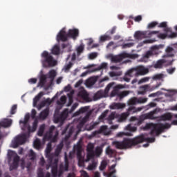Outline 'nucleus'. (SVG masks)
Instances as JSON below:
<instances>
[{"label": "nucleus", "mask_w": 177, "mask_h": 177, "mask_svg": "<svg viewBox=\"0 0 177 177\" xmlns=\"http://www.w3.org/2000/svg\"><path fill=\"white\" fill-rule=\"evenodd\" d=\"M50 151H52V143L48 142L46 149V157L48 162L46 166V169L48 170L49 168H51V174L53 176L57 177L58 175V176L60 177L62 175H63V172H64V171H68L70 162H68L67 153H65L64 163H61L59 165V169L58 170L57 167L59 164V158H55V154L50 153Z\"/></svg>", "instance_id": "f257e3e1"}, {"label": "nucleus", "mask_w": 177, "mask_h": 177, "mask_svg": "<svg viewBox=\"0 0 177 177\" xmlns=\"http://www.w3.org/2000/svg\"><path fill=\"white\" fill-rule=\"evenodd\" d=\"M143 142H148V143H154L156 142V138H146L144 134L138 136L134 138H124V140L121 142L115 141L113 142V145L116 147V149H119L120 150H124L125 149H131V147H133L134 146H137L140 143H143Z\"/></svg>", "instance_id": "f03ea898"}, {"label": "nucleus", "mask_w": 177, "mask_h": 177, "mask_svg": "<svg viewBox=\"0 0 177 177\" xmlns=\"http://www.w3.org/2000/svg\"><path fill=\"white\" fill-rule=\"evenodd\" d=\"M169 128H171V124L169 123L165 124L162 123H147L143 127V130L149 131L151 129L149 132L151 136H159L164 132L165 129H169Z\"/></svg>", "instance_id": "7ed1b4c3"}, {"label": "nucleus", "mask_w": 177, "mask_h": 177, "mask_svg": "<svg viewBox=\"0 0 177 177\" xmlns=\"http://www.w3.org/2000/svg\"><path fill=\"white\" fill-rule=\"evenodd\" d=\"M147 100H149V98L143 97H133L130 98L128 101V104L129 106L128 109V113H129L130 114H133V113H139V111H142L143 109H146L145 106L136 108L133 106H136V104H143L145 103H147Z\"/></svg>", "instance_id": "20e7f679"}, {"label": "nucleus", "mask_w": 177, "mask_h": 177, "mask_svg": "<svg viewBox=\"0 0 177 177\" xmlns=\"http://www.w3.org/2000/svg\"><path fill=\"white\" fill-rule=\"evenodd\" d=\"M41 57L43 59H41V64L44 68L55 67V66L57 64L56 59H55L52 54L48 53V51H44L41 53Z\"/></svg>", "instance_id": "39448f33"}, {"label": "nucleus", "mask_w": 177, "mask_h": 177, "mask_svg": "<svg viewBox=\"0 0 177 177\" xmlns=\"http://www.w3.org/2000/svg\"><path fill=\"white\" fill-rule=\"evenodd\" d=\"M55 131H56V127H55V126H51L49 128L48 132L46 133L43 138L44 142L50 141L52 142V143L57 142L59 132L55 131V134L53 135V132H55Z\"/></svg>", "instance_id": "423d86ee"}, {"label": "nucleus", "mask_w": 177, "mask_h": 177, "mask_svg": "<svg viewBox=\"0 0 177 177\" xmlns=\"http://www.w3.org/2000/svg\"><path fill=\"white\" fill-rule=\"evenodd\" d=\"M157 113V110H153L151 112H149L148 114L146 115V116H140L139 118L133 116L130 118V121H131L132 122H134V125H137L138 127H139V125H142V124H143V121H145V120L149 118L150 120H153V117H154V114H156Z\"/></svg>", "instance_id": "0eeeda50"}, {"label": "nucleus", "mask_w": 177, "mask_h": 177, "mask_svg": "<svg viewBox=\"0 0 177 177\" xmlns=\"http://www.w3.org/2000/svg\"><path fill=\"white\" fill-rule=\"evenodd\" d=\"M163 44L155 45L151 47V50L147 51L146 53L141 58V62H144L146 63L151 57V56H154V50H158L159 49H163Z\"/></svg>", "instance_id": "6e6552de"}, {"label": "nucleus", "mask_w": 177, "mask_h": 177, "mask_svg": "<svg viewBox=\"0 0 177 177\" xmlns=\"http://www.w3.org/2000/svg\"><path fill=\"white\" fill-rule=\"evenodd\" d=\"M68 116V109H65L64 111L59 114L55 113L54 115V122L55 124H59V127H62L64 124V120Z\"/></svg>", "instance_id": "1a4fd4ad"}, {"label": "nucleus", "mask_w": 177, "mask_h": 177, "mask_svg": "<svg viewBox=\"0 0 177 177\" xmlns=\"http://www.w3.org/2000/svg\"><path fill=\"white\" fill-rule=\"evenodd\" d=\"M8 161H12V158H13V162L11 165V168H12V169H17V168L19 167L20 156H18L16 152L9 150L8 152Z\"/></svg>", "instance_id": "9d476101"}, {"label": "nucleus", "mask_w": 177, "mask_h": 177, "mask_svg": "<svg viewBox=\"0 0 177 177\" xmlns=\"http://www.w3.org/2000/svg\"><path fill=\"white\" fill-rule=\"evenodd\" d=\"M160 31L158 30H153V31H136L134 33V38L135 39H143V38H146L147 35L149 37V38H151V37H153V35H156V34H159Z\"/></svg>", "instance_id": "9b49d317"}, {"label": "nucleus", "mask_w": 177, "mask_h": 177, "mask_svg": "<svg viewBox=\"0 0 177 177\" xmlns=\"http://www.w3.org/2000/svg\"><path fill=\"white\" fill-rule=\"evenodd\" d=\"M161 84H157L156 86H150V84H145L140 86V91L138 95H146V92H153L155 89H157Z\"/></svg>", "instance_id": "f8f14e48"}, {"label": "nucleus", "mask_w": 177, "mask_h": 177, "mask_svg": "<svg viewBox=\"0 0 177 177\" xmlns=\"http://www.w3.org/2000/svg\"><path fill=\"white\" fill-rule=\"evenodd\" d=\"M27 140V133H24L21 136H17L14 141H12L13 147L16 149V147H19L21 145H24L26 141Z\"/></svg>", "instance_id": "ddd939ff"}, {"label": "nucleus", "mask_w": 177, "mask_h": 177, "mask_svg": "<svg viewBox=\"0 0 177 177\" xmlns=\"http://www.w3.org/2000/svg\"><path fill=\"white\" fill-rule=\"evenodd\" d=\"M95 149V145H93L91 142H89L86 147V161H91V160H93L95 158V151L93 150Z\"/></svg>", "instance_id": "4468645a"}, {"label": "nucleus", "mask_w": 177, "mask_h": 177, "mask_svg": "<svg viewBox=\"0 0 177 177\" xmlns=\"http://www.w3.org/2000/svg\"><path fill=\"white\" fill-rule=\"evenodd\" d=\"M74 133V127H70V124H68L65 129L62 131V135H66L65 138H64V142H68V139L71 138V135Z\"/></svg>", "instance_id": "2eb2a0df"}, {"label": "nucleus", "mask_w": 177, "mask_h": 177, "mask_svg": "<svg viewBox=\"0 0 177 177\" xmlns=\"http://www.w3.org/2000/svg\"><path fill=\"white\" fill-rule=\"evenodd\" d=\"M127 57H129V54L127 53H122L118 56L111 57V60L113 63H121V62H122L124 59H127Z\"/></svg>", "instance_id": "dca6fc26"}, {"label": "nucleus", "mask_w": 177, "mask_h": 177, "mask_svg": "<svg viewBox=\"0 0 177 177\" xmlns=\"http://www.w3.org/2000/svg\"><path fill=\"white\" fill-rule=\"evenodd\" d=\"M68 38V36L67 35V32H66L65 28H62L59 33L57 35V42H66Z\"/></svg>", "instance_id": "f3484780"}, {"label": "nucleus", "mask_w": 177, "mask_h": 177, "mask_svg": "<svg viewBox=\"0 0 177 177\" xmlns=\"http://www.w3.org/2000/svg\"><path fill=\"white\" fill-rule=\"evenodd\" d=\"M68 38H73V39H77L80 37V30L77 28L69 29L67 32Z\"/></svg>", "instance_id": "a211bd4d"}, {"label": "nucleus", "mask_w": 177, "mask_h": 177, "mask_svg": "<svg viewBox=\"0 0 177 177\" xmlns=\"http://www.w3.org/2000/svg\"><path fill=\"white\" fill-rule=\"evenodd\" d=\"M134 69V73L136 71V73L137 75H145V74H147L149 73V68H145V66H138L136 69Z\"/></svg>", "instance_id": "6ab92c4d"}, {"label": "nucleus", "mask_w": 177, "mask_h": 177, "mask_svg": "<svg viewBox=\"0 0 177 177\" xmlns=\"http://www.w3.org/2000/svg\"><path fill=\"white\" fill-rule=\"evenodd\" d=\"M175 56V50L171 46H167L165 49V54L162 57H174Z\"/></svg>", "instance_id": "aec40b11"}, {"label": "nucleus", "mask_w": 177, "mask_h": 177, "mask_svg": "<svg viewBox=\"0 0 177 177\" xmlns=\"http://www.w3.org/2000/svg\"><path fill=\"white\" fill-rule=\"evenodd\" d=\"M64 146V145L63 144V142H60L57 146V148L55 151V153H53L54 154V158H53V162H55V158H58L57 157H59V156L62 153V150H63V147Z\"/></svg>", "instance_id": "412c9836"}, {"label": "nucleus", "mask_w": 177, "mask_h": 177, "mask_svg": "<svg viewBox=\"0 0 177 177\" xmlns=\"http://www.w3.org/2000/svg\"><path fill=\"white\" fill-rule=\"evenodd\" d=\"M124 88V86L119 84L114 87L113 90L111 92L110 97H114V96H118L120 89Z\"/></svg>", "instance_id": "4be33fe9"}, {"label": "nucleus", "mask_w": 177, "mask_h": 177, "mask_svg": "<svg viewBox=\"0 0 177 177\" xmlns=\"http://www.w3.org/2000/svg\"><path fill=\"white\" fill-rule=\"evenodd\" d=\"M133 73H135V69L134 68L129 69L126 73L125 75L123 77L124 81H125V82H129V81H131L130 77H133Z\"/></svg>", "instance_id": "5701e85b"}, {"label": "nucleus", "mask_w": 177, "mask_h": 177, "mask_svg": "<svg viewBox=\"0 0 177 177\" xmlns=\"http://www.w3.org/2000/svg\"><path fill=\"white\" fill-rule=\"evenodd\" d=\"M105 153L106 156H109L110 158H112V157H115L117 156V151L113 149L110 146L107 147Z\"/></svg>", "instance_id": "b1692460"}, {"label": "nucleus", "mask_w": 177, "mask_h": 177, "mask_svg": "<svg viewBox=\"0 0 177 177\" xmlns=\"http://www.w3.org/2000/svg\"><path fill=\"white\" fill-rule=\"evenodd\" d=\"M74 150L76 151L77 157L80 158L82 155V145L80 142H78L76 145L74 146Z\"/></svg>", "instance_id": "393cba45"}, {"label": "nucleus", "mask_w": 177, "mask_h": 177, "mask_svg": "<svg viewBox=\"0 0 177 177\" xmlns=\"http://www.w3.org/2000/svg\"><path fill=\"white\" fill-rule=\"evenodd\" d=\"M78 96L80 97H82L83 100H85V102H89V94L86 92V91L83 90L78 93Z\"/></svg>", "instance_id": "a878e982"}, {"label": "nucleus", "mask_w": 177, "mask_h": 177, "mask_svg": "<svg viewBox=\"0 0 177 177\" xmlns=\"http://www.w3.org/2000/svg\"><path fill=\"white\" fill-rule=\"evenodd\" d=\"M12 119H5L3 121L0 122V128H9L12 125Z\"/></svg>", "instance_id": "bb28decb"}, {"label": "nucleus", "mask_w": 177, "mask_h": 177, "mask_svg": "<svg viewBox=\"0 0 177 177\" xmlns=\"http://www.w3.org/2000/svg\"><path fill=\"white\" fill-rule=\"evenodd\" d=\"M96 81H97L96 77H91L86 80V86H93L96 84Z\"/></svg>", "instance_id": "cd10ccee"}, {"label": "nucleus", "mask_w": 177, "mask_h": 177, "mask_svg": "<svg viewBox=\"0 0 177 177\" xmlns=\"http://www.w3.org/2000/svg\"><path fill=\"white\" fill-rule=\"evenodd\" d=\"M89 115H91V113L87 114L84 118H83L80 122H79V124L77 125V128H82L85 124L88 122V120L89 118Z\"/></svg>", "instance_id": "c85d7f7f"}, {"label": "nucleus", "mask_w": 177, "mask_h": 177, "mask_svg": "<svg viewBox=\"0 0 177 177\" xmlns=\"http://www.w3.org/2000/svg\"><path fill=\"white\" fill-rule=\"evenodd\" d=\"M20 124H24V127L22 128V129L24 131H26V129H27L28 134H30V132H31V127H30V125H28V121L26 120V119H24V120L20 121Z\"/></svg>", "instance_id": "c756f323"}, {"label": "nucleus", "mask_w": 177, "mask_h": 177, "mask_svg": "<svg viewBox=\"0 0 177 177\" xmlns=\"http://www.w3.org/2000/svg\"><path fill=\"white\" fill-rule=\"evenodd\" d=\"M124 107H125V105L121 103H114L110 106L111 110H119L120 109H124Z\"/></svg>", "instance_id": "7c9ffc66"}, {"label": "nucleus", "mask_w": 177, "mask_h": 177, "mask_svg": "<svg viewBox=\"0 0 177 177\" xmlns=\"http://www.w3.org/2000/svg\"><path fill=\"white\" fill-rule=\"evenodd\" d=\"M49 115V109L46 108L44 110H43L40 114H39V118L41 120H45L46 118Z\"/></svg>", "instance_id": "2f4dec72"}, {"label": "nucleus", "mask_w": 177, "mask_h": 177, "mask_svg": "<svg viewBox=\"0 0 177 177\" xmlns=\"http://www.w3.org/2000/svg\"><path fill=\"white\" fill-rule=\"evenodd\" d=\"M160 120L162 121H171L172 120V114L171 113H165L160 116Z\"/></svg>", "instance_id": "473e14b6"}, {"label": "nucleus", "mask_w": 177, "mask_h": 177, "mask_svg": "<svg viewBox=\"0 0 177 177\" xmlns=\"http://www.w3.org/2000/svg\"><path fill=\"white\" fill-rule=\"evenodd\" d=\"M89 110V106L81 107L77 111L74 113L75 117L80 115V114H83V113H86Z\"/></svg>", "instance_id": "72a5a7b5"}, {"label": "nucleus", "mask_w": 177, "mask_h": 177, "mask_svg": "<svg viewBox=\"0 0 177 177\" xmlns=\"http://www.w3.org/2000/svg\"><path fill=\"white\" fill-rule=\"evenodd\" d=\"M103 153V147H97L94 151V157H100Z\"/></svg>", "instance_id": "f704fd0d"}, {"label": "nucleus", "mask_w": 177, "mask_h": 177, "mask_svg": "<svg viewBox=\"0 0 177 177\" xmlns=\"http://www.w3.org/2000/svg\"><path fill=\"white\" fill-rule=\"evenodd\" d=\"M158 27H160V28H164V31L165 32H171L172 29H171V28H168L167 27V22H162L159 24Z\"/></svg>", "instance_id": "c9c22d12"}, {"label": "nucleus", "mask_w": 177, "mask_h": 177, "mask_svg": "<svg viewBox=\"0 0 177 177\" xmlns=\"http://www.w3.org/2000/svg\"><path fill=\"white\" fill-rule=\"evenodd\" d=\"M131 113H129V112L128 111L127 113H122L118 118V122H124V121H125L127 118H128V115H129Z\"/></svg>", "instance_id": "e433bc0d"}, {"label": "nucleus", "mask_w": 177, "mask_h": 177, "mask_svg": "<svg viewBox=\"0 0 177 177\" xmlns=\"http://www.w3.org/2000/svg\"><path fill=\"white\" fill-rule=\"evenodd\" d=\"M165 77V75L164 74L159 73V74H156V75H153L152 77V79L154 81L160 80V81L164 82Z\"/></svg>", "instance_id": "4c0bfd02"}, {"label": "nucleus", "mask_w": 177, "mask_h": 177, "mask_svg": "<svg viewBox=\"0 0 177 177\" xmlns=\"http://www.w3.org/2000/svg\"><path fill=\"white\" fill-rule=\"evenodd\" d=\"M165 63H167L165 59H160L153 65V67L154 68H162V64Z\"/></svg>", "instance_id": "58836bf2"}, {"label": "nucleus", "mask_w": 177, "mask_h": 177, "mask_svg": "<svg viewBox=\"0 0 177 177\" xmlns=\"http://www.w3.org/2000/svg\"><path fill=\"white\" fill-rule=\"evenodd\" d=\"M44 95V92L41 91L33 99V106H37L38 102H39V99Z\"/></svg>", "instance_id": "ea45409f"}, {"label": "nucleus", "mask_w": 177, "mask_h": 177, "mask_svg": "<svg viewBox=\"0 0 177 177\" xmlns=\"http://www.w3.org/2000/svg\"><path fill=\"white\" fill-rule=\"evenodd\" d=\"M111 39V36L109 35H102L100 37V42H106V41H110Z\"/></svg>", "instance_id": "a19ab883"}, {"label": "nucleus", "mask_w": 177, "mask_h": 177, "mask_svg": "<svg viewBox=\"0 0 177 177\" xmlns=\"http://www.w3.org/2000/svg\"><path fill=\"white\" fill-rule=\"evenodd\" d=\"M45 84H46V76L42 75L40 77L39 85L41 88H43V86H45Z\"/></svg>", "instance_id": "79ce46f5"}, {"label": "nucleus", "mask_w": 177, "mask_h": 177, "mask_svg": "<svg viewBox=\"0 0 177 177\" xmlns=\"http://www.w3.org/2000/svg\"><path fill=\"white\" fill-rule=\"evenodd\" d=\"M66 102H67V97L66 95H63L60 97V101L57 102V104L58 106H63V104H66Z\"/></svg>", "instance_id": "37998d69"}, {"label": "nucleus", "mask_w": 177, "mask_h": 177, "mask_svg": "<svg viewBox=\"0 0 177 177\" xmlns=\"http://www.w3.org/2000/svg\"><path fill=\"white\" fill-rule=\"evenodd\" d=\"M53 55H60V47L57 45L54 46L52 49Z\"/></svg>", "instance_id": "c03bdc74"}, {"label": "nucleus", "mask_w": 177, "mask_h": 177, "mask_svg": "<svg viewBox=\"0 0 177 177\" xmlns=\"http://www.w3.org/2000/svg\"><path fill=\"white\" fill-rule=\"evenodd\" d=\"M35 149H37V150H39L41 149V140L37 138L33 143Z\"/></svg>", "instance_id": "a18cd8bd"}, {"label": "nucleus", "mask_w": 177, "mask_h": 177, "mask_svg": "<svg viewBox=\"0 0 177 177\" xmlns=\"http://www.w3.org/2000/svg\"><path fill=\"white\" fill-rule=\"evenodd\" d=\"M44 132H45V124H41L37 133L38 136H42L44 135Z\"/></svg>", "instance_id": "49530a36"}, {"label": "nucleus", "mask_w": 177, "mask_h": 177, "mask_svg": "<svg viewBox=\"0 0 177 177\" xmlns=\"http://www.w3.org/2000/svg\"><path fill=\"white\" fill-rule=\"evenodd\" d=\"M104 97V92H103V91H99L95 95V99H102V97Z\"/></svg>", "instance_id": "de8ad7c7"}, {"label": "nucleus", "mask_w": 177, "mask_h": 177, "mask_svg": "<svg viewBox=\"0 0 177 177\" xmlns=\"http://www.w3.org/2000/svg\"><path fill=\"white\" fill-rule=\"evenodd\" d=\"M135 45V43H126L121 45L122 49H127V48H132Z\"/></svg>", "instance_id": "09e8293b"}, {"label": "nucleus", "mask_w": 177, "mask_h": 177, "mask_svg": "<svg viewBox=\"0 0 177 177\" xmlns=\"http://www.w3.org/2000/svg\"><path fill=\"white\" fill-rule=\"evenodd\" d=\"M84 49H85V46H84V44H80V45L77 48V55H80L81 53H82V52H84Z\"/></svg>", "instance_id": "8fccbe9b"}, {"label": "nucleus", "mask_w": 177, "mask_h": 177, "mask_svg": "<svg viewBox=\"0 0 177 177\" xmlns=\"http://www.w3.org/2000/svg\"><path fill=\"white\" fill-rule=\"evenodd\" d=\"M107 167V162L106 160H103L100 166V171H104V169Z\"/></svg>", "instance_id": "3c124183"}, {"label": "nucleus", "mask_w": 177, "mask_h": 177, "mask_svg": "<svg viewBox=\"0 0 177 177\" xmlns=\"http://www.w3.org/2000/svg\"><path fill=\"white\" fill-rule=\"evenodd\" d=\"M115 172H117V170L114 169L109 173L104 172V176H106V177H117V176H115V175L113 176V174H115Z\"/></svg>", "instance_id": "603ef678"}, {"label": "nucleus", "mask_w": 177, "mask_h": 177, "mask_svg": "<svg viewBox=\"0 0 177 177\" xmlns=\"http://www.w3.org/2000/svg\"><path fill=\"white\" fill-rule=\"evenodd\" d=\"M55 77H56V71L55 70L50 71L49 78H50V80L53 81V80H55Z\"/></svg>", "instance_id": "864d4df0"}, {"label": "nucleus", "mask_w": 177, "mask_h": 177, "mask_svg": "<svg viewBox=\"0 0 177 177\" xmlns=\"http://www.w3.org/2000/svg\"><path fill=\"white\" fill-rule=\"evenodd\" d=\"M28 157L30 158V160H35V152L32 149H30L28 153Z\"/></svg>", "instance_id": "5fc2aeb1"}, {"label": "nucleus", "mask_w": 177, "mask_h": 177, "mask_svg": "<svg viewBox=\"0 0 177 177\" xmlns=\"http://www.w3.org/2000/svg\"><path fill=\"white\" fill-rule=\"evenodd\" d=\"M97 164L96 163V162L93 161L92 162V164L89 165L88 167V169L89 171H93V169H95L97 167Z\"/></svg>", "instance_id": "6e6d98bb"}, {"label": "nucleus", "mask_w": 177, "mask_h": 177, "mask_svg": "<svg viewBox=\"0 0 177 177\" xmlns=\"http://www.w3.org/2000/svg\"><path fill=\"white\" fill-rule=\"evenodd\" d=\"M128 95H129V92L123 91L121 93H118V97H120V99H122V97H125V96H128Z\"/></svg>", "instance_id": "4d7b16f0"}, {"label": "nucleus", "mask_w": 177, "mask_h": 177, "mask_svg": "<svg viewBox=\"0 0 177 177\" xmlns=\"http://www.w3.org/2000/svg\"><path fill=\"white\" fill-rule=\"evenodd\" d=\"M97 125H99V122H95L93 123H91L88 129V131H92V129H95V128H96Z\"/></svg>", "instance_id": "13d9d810"}, {"label": "nucleus", "mask_w": 177, "mask_h": 177, "mask_svg": "<svg viewBox=\"0 0 177 177\" xmlns=\"http://www.w3.org/2000/svg\"><path fill=\"white\" fill-rule=\"evenodd\" d=\"M107 63L106 62H104V63H102L97 68V71H99V70H102V69H104L106 70L107 68Z\"/></svg>", "instance_id": "bf43d9fd"}, {"label": "nucleus", "mask_w": 177, "mask_h": 177, "mask_svg": "<svg viewBox=\"0 0 177 177\" xmlns=\"http://www.w3.org/2000/svg\"><path fill=\"white\" fill-rule=\"evenodd\" d=\"M77 107H78V103H75L70 110L68 109V114H71V113H73V111H74Z\"/></svg>", "instance_id": "052dcab7"}, {"label": "nucleus", "mask_w": 177, "mask_h": 177, "mask_svg": "<svg viewBox=\"0 0 177 177\" xmlns=\"http://www.w3.org/2000/svg\"><path fill=\"white\" fill-rule=\"evenodd\" d=\"M109 75H110V77H118V76L121 75V72L112 71V72L109 73Z\"/></svg>", "instance_id": "680f3d73"}, {"label": "nucleus", "mask_w": 177, "mask_h": 177, "mask_svg": "<svg viewBox=\"0 0 177 177\" xmlns=\"http://www.w3.org/2000/svg\"><path fill=\"white\" fill-rule=\"evenodd\" d=\"M158 24V23L157 21H153L148 24L147 28H154V27H156V26H157Z\"/></svg>", "instance_id": "e2e57ef3"}, {"label": "nucleus", "mask_w": 177, "mask_h": 177, "mask_svg": "<svg viewBox=\"0 0 177 177\" xmlns=\"http://www.w3.org/2000/svg\"><path fill=\"white\" fill-rule=\"evenodd\" d=\"M150 80V77H143L138 81V84H143L144 82H147Z\"/></svg>", "instance_id": "0e129e2a"}, {"label": "nucleus", "mask_w": 177, "mask_h": 177, "mask_svg": "<svg viewBox=\"0 0 177 177\" xmlns=\"http://www.w3.org/2000/svg\"><path fill=\"white\" fill-rule=\"evenodd\" d=\"M16 110H17V105L14 104L11 108L10 114H16Z\"/></svg>", "instance_id": "69168bd1"}, {"label": "nucleus", "mask_w": 177, "mask_h": 177, "mask_svg": "<svg viewBox=\"0 0 177 177\" xmlns=\"http://www.w3.org/2000/svg\"><path fill=\"white\" fill-rule=\"evenodd\" d=\"M156 104L154 102H150L148 105L145 106V109L149 110V109H151V107H156Z\"/></svg>", "instance_id": "338daca9"}, {"label": "nucleus", "mask_w": 177, "mask_h": 177, "mask_svg": "<svg viewBox=\"0 0 177 177\" xmlns=\"http://www.w3.org/2000/svg\"><path fill=\"white\" fill-rule=\"evenodd\" d=\"M71 67H73V63L69 62L68 64H67L64 66L65 71H68L70 70V68H71Z\"/></svg>", "instance_id": "774afa93"}]
</instances>
